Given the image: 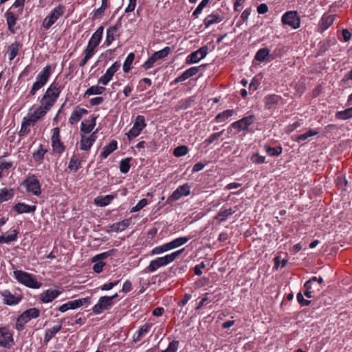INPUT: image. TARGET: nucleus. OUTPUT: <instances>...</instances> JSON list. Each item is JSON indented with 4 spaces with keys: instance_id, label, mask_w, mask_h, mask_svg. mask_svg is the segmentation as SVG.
<instances>
[{
    "instance_id": "f257e3e1",
    "label": "nucleus",
    "mask_w": 352,
    "mask_h": 352,
    "mask_svg": "<svg viewBox=\"0 0 352 352\" xmlns=\"http://www.w3.org/2000/svg\"><path fill=\"white\" fill-rule=\"evenodd\" d=\"M13 276L19 283L28 287L38 289L41 286V283L36 280L34 275L22 270L14 271Z\"/></svg>"
},
{
    "instance_id": "f03ea898",
    "label": "nucleus",
    "mask_w": 352,
    "mask_h": 352,
    "mask_svg": "<svg viewBox=\"0 0 352 352\" xmlns=\"http://www.w3.org/2000/svg\"><path fill=\"white\" fill-rule=\"evenodd\" d=\"M51 75V66H45L37 75L36 81L33 83L30 94L34 96L37 91L42 88L47 82Z\"/></svg>"
},
{
    "instance_id": "7ed1b4c3",
    "label": "nucleus",
    "mask_w": 352,
    "mask_h": 352,
    "mask_svg": "<svg viewBox=\"0 0 352 352\" xmlns=\"http://www.w3.org/2000/svg\"><path fill=\"white\" fill-rule=\"evenodd\" d=\"M40 311L36 308H30L23 312L17 318L16 323V329L18 331L23 329L25 324L28 322L33 318H36L39 316Z\"/></svg>"
},
{
    "instance_id": "20e7f679",
    "label": "nucleus",
    "mask_w": 352,
    "mask_h": 352,
    "mask_svg": "<svg viewBox=\"0 0 352 352\" xmlns=\"http://www.w3.org/2000/svg\"><path fill=\"white\" fill-rule=\"evenodd\" d=\"M118 297V294H115L111 296H102L99 298L97 304H96L92 310L95 314H100L104 311L109 310L113 305V300Z\"/></svg>"
},
{
    "instance_id": "39448f33",
    "label": "nucleus",
    "mask_w": 352,
    "mask_h": 352,
    "mask_svg": "<svg viewBox=\"0 0 352 352\" xmlns=\"http://www.w3.org/2000/svg\"><path fill=\"white\" fill-rule=\"evenodd\" d=\"M145 119L143 116H138L135 120L133 127L126 133L129 140L138 136L141 131L146 127Z\"/></svg>"
},
{
    "instance_id": "423d86ee",
    "label": "nucleus",
    "mask_w": 352,
    "mask_h": 352,
    "mask_svg": "<svg viewBox=\"0 0 352 352\" xmlns=\"http://www.w3.org/2000/svg\"><path fill=\"white\" fill-rule=\"evenodd\" d=\"M22 185L26 188L28 192H31L34 195L38 196L41 192L40 182L34 175L24 180Z\"/></svg>"
},
{
    "instance_id": "0eeeda50",
    "label": "nucleus",
    "mask_w": 352,
    "mask_h": 352,
    "mask_svg": "<svg viewBox=\"0 0 352 352\" xmlns=\"http://www.w3.org/2000/svg\"><path fill=\"white\" fill-rule=\"evenodd\" d=\"M63 14L64 11L63 6H58L54 8L50 14L44 19L43 22V28L48 30Z\"/></svg>"
},
{
    "instance_id": "6e6552de",
    "label": "nucleus",
    "mask_w": 352,
    "mask_h": 352,
    "mask_svg": "<svg viewBox=\"0 0 352 352\" xmlns=\"http://www.w3.org/2000/svg\"><path fill=\"white\" fill-rule=\"evenodd\" d=\"M282 23L288 25L294 29L300 27V19L296 11H288L285 13L281 19Z\"/></svg>"
},
{
    "instance_id": "1a4fd4ad",
    "label": "nucleus",
    "mask_w": 352,
    "mask_h": 352,
    "mask_svg": "<svg viewBox=\"0 0 352 352\" xmlns=\"http://www.w3.org/2000/svg\"><path fill=\"white\" fill-rule=\"evenodd\" d=\"M208 45H204L195 52L190 54L187 58L186 63L187 64H193L198 63L200 60L204 58L208 53Z\"/></svg>"
},
{
    "instance_id": "9d476101",
    "label": "nucleus",
    "mask_w": 352,
    "mask_h": 352,
    "mask_svg": "<svg viewBox=\"0 0 352 352\" xmlns=\"http://www.w3.org/2000/svg\"><path fill=\"white\" fill-rule=\"evenodd\" d=\"M12 333L6 327H0V346L10 348L13 344Z\"/></svg>"
},
{
    "instance_id": "9b49d317",
    "label": "nucleus",
    "mask_w": 352,
    "mask_h": 352,
    "mask_svg": "<svg viewBox=\"0 0 352 352\" xmlns=\"http://www.w3.org/2000/svg\"><path fill=\"white\" fill-rule=\"evenodd\" d=\"M190 192V187L188 184H184L179 186L173 191L172 195L168 197V201H177L184 196H188Z\"/></svg>"
},
{
    "instance_id": "f8f14e48",
    "label": "nucleus",
    "mask_w": 352,
    "mask_h": 352,
    "mask_svg": "<svg viewBox=\"0 0 352 352\" xmlns=\"http://www.w3.org/2000/svg\"><path fill=\"white\" fill-rule=\"evenodd\" d=\"M120 67V64L118 62H115L109 68H108L105 74L99 78L98 83L107 85Z\"/></svg>"
},
{
    "instance_id": "ddd939ff",
    "label": "nucleus",
    "mask_w": 352,
    "mask_h": 352,
    "mask_svg": "<svg viewBox=\"0 0 352 352\" xmlns=\"http://www.w3.org/2000/svg\"><path fill=\"white\" fill-rule=\"evenodd\" d=\"M303 287L305 289L304 294L309 298L314 297L315 294L319 292L322 288V286L316 285V283H314L310 280L305 282Z\"/></svg>"
},
{
    "instance_id": "4468645a",
    "label": "nucleus",
    "mask_w": 352,
    "mask_h": 352,
    "mask_svg": "<svg viewBox=\"0 0 352 352\" xmlns=\"http://www.w3.org/2000/svg\"><path fill=\"white\" fill-rule=\"evenodd\" d=\"M61 89V85L59 84V82H54L47 89L43 96L54 101H56L60 94Z\"/></svg>"
},
{
    "instance_id": "2eb2a0df",
    "label": "nucleus",
    "mask_w": 352,
    "mask_h": 352,
    "mask_svg": "<svg viewBox=\"0 0 352 352\" xmlns=\"http://www.w3.org/2000/svg\"><path fill=\"white\" fill-rule=\"evenodd\" d=\"M169 264V262L166 256L162 257H158L153 261H151L149 265L146 268V272H153L156 271L158 268L167 265Z\"/></svg>"
},
{
    "instance_id": "dca6fc26",
    "label": "nucleus",
    "mask_w": 352,
    "mask_h": 352,
    "mask_svg": "<svg viewBox=\"0 0 352 352\" xmlns=\"http://www.w3.org/2000/svg\"><path fill=\"white\" fill-rule=\"evenodd\" d=\"M121 18H120L115 25L107 29V38L104 43L107 46H109L116 39L117 36V32L121 28Z\"/></svg>"
},
{
    "instance_id": "f3484780",
    "label": "nucleus",
    "mask_w": 352,
    "mask_h": 352,
    "mask_svg": "<svg viewBox=\"0 0 352 352\" xmlns=\"http://www.w3.org/2000/svg\"><path fill=\"white\" fill-rule=\"evenodd\" d=\"M3 302L8 305H16L19 303L22 299L20 296H14L9 290L6 289L1 292Z\"/></svg>"
},
{
    "instance_id": "a211bd4d",
    "label": "nucleus",
    "mask_w": 352,
    "mask_h": 352,
    "mask_svg": "<svg viewBox=\"0 0 352 352\" xmlns=\"http://www.w3.org/2000/svg\"><path fill=\"white\" fill-rule=\"evenodd\" d=\"M274 58L273 54H270V50L266 47L260 49L254 57L255 60L259 62H269L274 60Z\"/></svg>"
},
{
    "instance_id": "6ab92c4d",
    "label": "nucleus",
    "mask_w": 352,
    "mask_h": 352,
    "mask_svg": "<svg viewBox=\"0 0 352 352\" xmlns=\"http://www.w3.org/2000/svg\"><path fill=\"white\" fill-rule=\"evenodd\" d=\"M336 16V14H329L328 13H324L319 22L320 30L322 31L327 30L333 23Z\"/></svg>"
},
{
    "instance_id": "aec40b11",
    "label": "nucleus",
    "mask_w": 352,
    "mask_h": 352,
    "mask_svg": "<svg viewBox=\"0 0 352 352\" xmlns=\"http://www.w3.org/2000/svg\"><path fill=\"white\" fill-rule=\"evenodd\" d=\"M61 292L56 289H47L41 294V300L44 303H48L56 299Z\"/></svg>"
},
{
    "instance_id": "412c9836",
    "label": "nucleus",
    "mask_w": 352,
    "mask_h": 352,
    "mask_svg": "<svg viewBox=\"0 0 352 352\" xmlns=\"http://www.w3.org/2000/svg\"><path fill=\"white\" fill-rule=\"evenodd\" d=\"M236 206L234 208H222L220 211L217 214L214 219L219 222L226 221L230 216L236 212Z\"/></svg>"
},
{
    "instance_id": "4be33fe9",
    "label": "nucleus",
    "mask_w": 352,
    "mask_h": 352,
    "mask_svg": "<svg viewBox=\"0 0 352 352\" xmlns=\"http://www.w3.org/2000/svg\"><path fill=\"white\" fill-rule=\"evenodd\" d=\"M88 113L87 110L83 108L76 107L69 119L71 124H75L80 121L82 116Z\"/></svg>"
},
{
    "instance_id": "5701e85b",
    "label": "nucleus",
    "mask_w": 352,
    "mask_h": 352,
    "mask_svg": "<svg viewBox=\"0 0 352 352\" xmlns=\"http://www.w3.org/2000/svg\"><path fill=\"white\" fill-rule=\"evenodd\" d=\"M130 225L129 219H124L120 222L114 223L111 225L109 229L107 230V232H119L126 229Z\"/></svg>"
},
{
    "instance_id": "b1692460",
    "label": "nucleus",
    "mask_w": 352,
    "mask_h": 352,
    "mask_svg": "<svg viewBox=\"0 0 352 352\" xmlns=\"http://www.w3.org/2000/svg\"><path fill=\"white\" fill-rule=\"evenodd\" d=\"M151 327V323H146L143 326L140 327V329L133 335V341L135 342H139L142 337L150 331Z\"/></svg>"
},
{
    "instance_id": "393cba45",
    "label": "nucleus",
    "mask_w": 352,
    "mask_h": 352,
    "mask_svg": "<svg viewBox=\"0 0 352 352\" xmlns=\"http://www.w3.org/2000/svg\"><path fill=\"white\" fill-rule=\"evenodd\" d=\"M36 209V206H30L24 203H18L14 206V210L19 214L33 212Z\"/></svg>"
},
{
    "instance_id": "a878e982",
    "label": "nucleus",
    "mask_w": 352,
    "mask_h": 352,
    "mask_svg": "<svg viewBox=\"0 0 352 352\" xmlns=\"http://www.w3.org/2000/svg\"><path fill=\"white\" fill-rule=\"evenodd\" d=\"M103 30V26H100L97 29V30L92 34L89 41L94 44V47H97L99 45L102 38Z\"/></svg>"
},
{
    "instance_id": "bb28decb",
    "label": "nucleus",
    "mask_w": 352,
    "mask_h": 352,
    "mask_svg": "<svg viewBox=\"0 0 352 352\" xmlns=\"http://www.w3.org/2000/svg\"><path fill=\"white\" fill-rule=\"evenodd\" d=\"M117 148V141L112 140L108 145L103 148L100 157L102 159L107 158L113 151Z\"/></svg>"
},
{
    "instance_id": "cd10ccee",
    "label": "nucleus",
    "mask_w": 352,
    "mask_h": 352,
    "mask_svg": "<svg viewBox=\"0 0 352 352\" xmlns=\"http://www.w3.org/2000/svg\"><path fill=\"white\" fill-rule=\"evenodd\" d=\"M61 329L62 324H59L54 326L51 329H47L45 333V342H49L59 331H60Z\"/></svg>"
},
{
    "instance_id": "c85d7f7f",
    "label": "nucleus",
    "mask_w": 352,
    "mask_h": 352,
    "mask_svg": "<svg viewBox=\"0 0 352 352\" xmlns=\"http://www.w3.org/2000/svg\"><path fill=\"white\" fill-rule=\"evenodd\" d=\"M114 197L115 196L112 195L99 196L95 199L94 202L98 206H105L109 204Z\"/></svg>"
},
{
    "instance_id": "c756f323",
    "label": "nucleus",
    "mask_w": 352,
    "mask_h": 352,
    "mask_svg": "<svg viewBox=\"0 0 352 352\" xmlns=\"http://www.w3.org/2000/svg\"><path fill=\"white\" fill-rule=\"evenodd\" d=\"M222 21V18L217 14H211L207 16L204 21V23L206 28H208L212 24L218 23Z\"/></svg>"
},
{
    "instance_id": "7c9ffc66",
    "label": "nucleus",
    "mask_w": 352,
    "mask_h": 352,
    "mask_svg": "<svg viewBox=\"0 0 352 352\" xmlns=\"http://www.w3.org/2000/svg\"><path fill=\"white\" fill-rule=\"evenodd\" d=\"M10 234L1 235L0 236V243H9L10 242L16 241L19 231L17 230H12Z\"/></svg>"
},
{
    "instance_id": "2f4dec72",
    "label": "nucleus",
    "mask_w": 352,
    "mask_h": 352,
    "mask_svg": "<svg viewBox=\"0 0 352 352\" xmlns=\"http://www.w3.org/2000/svg\"><path fill=\"white\" fill-rule=\"evenodd\" d=\"M6 17L8 29L10 32H12L13 33L14 32L13 28L16 24V16L14 15V13H12L11 12H7L6 13Z\"/></svg>"
},
{
    "instance_id": "473e14b6",
    "label": "nucleus",
    "mask_w": 352,
    "mask_h": 352,
    "mask_svg": "<svg viewBox=\"0 0 352 352\" xmlns=\"http://www.w3.org/2000/svg\"><path fill=\"white\" fill-rule=\"evenodd\" d=\"M338 120H345L352 118V107L348 108L344 111H338L335 116Z\"/></svg>"
},
{
    "instance_id": "72a5a7b5",
    "label": "nucleus",
    "mask_w": 352,
    "mask_h": 352,
    "mask_svg": "<svg viewBox=\"0 0 352 352\" xmlns=\"http://www.w3.org/2000/svg\"><path fill=\"white\" fill-rule=\"evenodd\" d=\"M280 99V97L276 94L269 95L265 97V107L267 109L272 108L274 104H277Z\"/></svg>"
},
{
    "instance_id": "f704fd0d",
    "label": "nucleus",
    "mask_w": 352,
    "mask_h": 352,
    "mask_svg": "<svg viewBox=\"0 0 352 352\" xmlns=\"http://www.w3.org/2000/svg\"><path fill=\"white\" fill-rule=\"evenodd\" d=\"M170 47H166L164 49L155 52L152 54V57L153 58L154 60L156 62L157 60L164 58L166 56H167L169 53L170 52Z\"/></svg>"
},
{
    "instance_id": "c9c22d12",
    "label": "nucleus",
    "mask_w": 352,
    "mask_h": 352,
    "mask_svg": "<svg viewBox=\"0 0 352 352\" xmlns=\"http://www.w3.org/2000/svg\"><path fill=\"white\" fill-rule=\"evenodd\" d=\"M14 195L13 190L12 188H3L0 190V204L9 200Z\"/></svg>"
},
{
    "instance_id": "e433bc0d",
    "label": "nucleus",
    "mask_w": 352,
    "mask_h": 352,
    "mask_svg": "<svg viewBox=\"0 0 352 352\" xmlns=\"http://www.w3.org/2000/svg\"><path fill=\"white\" fill-rule=\"evenodd\" d=\"M96 118L92 116L90 124H87L85 122H82L81 126H80V130L84 133H89L94 129V128L96 125Z\"/></svg>"
},
{
    "instance_id": "4c0bfd02",
    "label": "nucleus",
    "mask_w": 352,
    "mask_h": 352,
    "mask_svg": "<svg viewBox=\"0 0 352 352\" xmlns=\"http://www.w3.org/2000/svg\"><path fill=\"white\" fill-rule=\"evenodd\" d=\"M105 90L104 87L100 86H91L85 93V96L91 95L102 94Z\"/></svg>"
},
{
    "instance_id": "58836bf2",
    "label": "nucleus",
    "mask_w": 352,
    "mask_h": 352,
    "mask_svg": "<svg viewBox=\"0 0 352 352\" xmlns=\"http://www.w3.org/2000/svg\"><path fill=\"white\" fill-rule=\"evenodd\" d=\"M318 133V131L309 129L307 133L298 135L295 138V141L300 143L302 141H305L308 138L314 136Z\"/></svg>"
},
{
    "instance_id": "ea45409f",
    "label": "nucleus",
    "mask_w": 352,
    "mask_h": 352,
    "mask_svg": "<svg viewBox=\"0 0 352 352\" xmlns=\"http://www.w3.org/2000/svg\"><path fill=\"white\" fill-rule=\"evenodd\" d=\"M135 58V54L134 53L131 52L128 54L126 56L124 63H123V71L124 73H128L129 70L131 69V64Z\"/></svg>"
},
{
    "instance_id": "a19ab883",
    "label": "nucleus",
    "mask_w": 352,
    "mask_h": 352,
    "mask_svg": "<svg viewBox=\"0 0 352 352\" xmlns=\"http://www.w3.org/2000/svg\"><path fill=\"white\" fill-rule=\"evenodd\" d=\"M93 143L85 135H81L80 141V148L83 151H88L92 146Z\"/></svg>"
},
{
    "instance_id": "79ce46f5",
    "label": "nucleus",
    "mask_w": 352,
    "mask_h": 352,
    "mask_svg": "<svg viewBox=\"0 0 352 352\" xmlns=\"http://www.w3.org/2000/svg\"><path fill=\"white\" fill-rule=\"evenodd\" d=\"M234 113L233 110H226L223 112H221L216 116L215 120L218 122H222L225 121L228 118L231 117Z\"/></svg>"
},
{
    "instance_id": "37998d69",
    "label": "nucleus",
    "mask_w": 352,
    "mask_h": 352,
    "mask_svg": "<svg viewBox=\"0 0 352 352\" xmlns=\"http://www.w3.org/2000/svg\"><path fill=\"white\" fill-rule=\"evenodd\" d=\"M77 302L75 300H72V301H69L62 305H60L59 307H58V310L60 311V312H65L66 311L69 310V309H77L78 308V306H77Z\"/></svg>"
},
{
    "instance_id": "c03bdc74",
    "label": "nucleus",
    "mask_w": 352,
    "mask_h": 352,
    "mask_svg": "<svg viewBox=\"0 0 352 352\" xmlns=\"http://www.w3.org/2000/svg\"><path fill=\"white\" fill-rule=\"evenodd\" d=\"M265 150L268 155L270 156H278L282 153V147L276 146V147H271L270 146L265 145L264 146Z\"/></svg>"
},
{
    "instance_id": "a18cd8bd",
    "label": "nucleus",
    "mask_w": 352,
    "mask_h": 352,
    "mask_svg": "<svg viewBox=\"0 0 352 352\" xmlns=\"http://www.w3.org/2000/svg\"><path fill=\"white\" fill-rule=\"evenodd\" d=\"M131 158L126 157L124 160H122L120 162V170L122 173H127L130 169V161Z\"/></svg>"
},
{
    "instance_id": "49530a36",
    "label": "nucleus",
    "mask_w": 352,
    "mask_h": 352,
    "mask_svg": "<svg viewBox=\"0 0 352 352\" xmlns=\"http://www.w3.org/2000/svg\"><path fill=\"white\" fill-rule=\"evenodd\" d=\"M108 0H102V4L101 6L96 10L94 13L93 18L94 19H96L99 18L104 12V10L108 7Z\"/></svg>"
},
{
    "instance_id": "de8ad7c7",
    "label": "nucleus",
    "mask_w": 352,
    "mask_h": 352,
    "mask_svg": "<svg viewBox=\"0 0 352 352\" xmlns=\"http://www.w3.org/2000/svg\"><path fill=\"white\" fill-rule=\"evenodd\" d=\"M47 151L46 149L43 148L42 145H40L38 148L32 154L34 160L35 161H41L44 158V155Z\"/></svg>"
},
{
    "instance_id": "09e8293b",
    "label": "nucleus",
    "mask_w": 352,
    "mask_h": 352,
    "mask_svg": "<svg viewBox=\"0 0 352 352\" xmlns=\"http://www.w3.org/2000/svg\"><path fill=\"white\" fill-rule=\"evenodd\" d=\"M55 102L56 101L43 96L41 100V106L48 111Z\"/></svg>"
},
{
    "instance_id": "8fccbe9b",
    "label": "nucleus",
    "mask_w": 352,
    "mask_h": 352,
    "mask_svg": "<svg viewBox=\"0 0 352 352\" xmlns=\"http://www.w3.org/2000/svg\"><path fill=\"white\" fill-rule=\"evenodd\" d=\"M19 43L15 42L9 47V59L12 60L17 55L19 52Z\"/></svg>"
},
{
    "instance_id": "3c124183",
    "label": "nucleus",
    "mask_w": 352,
    "mask_h": 352,
    "mask_svg": "<svg viewBox=\"0 0 352 352\" xmlns=\"http://www.w3.org/2000/svg\"><path fill=\"white\" fill-rule=\"evenodd\" d=\"M189 239L190 238L188 236H182L171 241V243L175 249L184 245L189 241Z\"/></svg>"
},
{
    "instance_id": "603ef678",
    "label": "nucleus",
    "mask_w": 352,
    "mask_h": 352,
    "mask_svg": "<svg viewBox=\"0 0 352 352\" xmlns=\"http://www.w3.org/2000/svg\"><path fill=\"white\" fill-rule=\"evenodd\" d=\"M188 152V148L186 146L182 145L176 147L173 151V155L175 157H182L186 155Z\"/></svg>"
},
{
    "instance_id": "864d4df0",
    "label": "nucleus",
    "mask_w": 352,
    "mask_h": 352,
    "mask_svg": "<svg viewBox=\"0 0 352 352\" xmlns=\"http://www.w3.org/2000/svg\"><path fill=\"white\" fill-rule=\"evenodd\" d=\"M52 146L53 148V151L58 154L63 153L65 151V146L61 140L56 141L52 143Z\"/></svg>"
},
{
    "instance_id": "5fc2aeb1",
    "label": "nucleus",
    "mask_w": 352,
    "mask_h": 352,
    "mask_svg": "<svg viewBox=\"0 0 352 352\" xmlns=\"http://www.w3.org/2000/svg\"><path fill=\"white\" fill-rule=\"evenodd\" d=\"M210 1V0H202L201 3L199 4L197 8L193 12L192 15L197 18L198 16L201 13L203 9L207 6V4Z\"/></svg>"
},
{
    "instance_id": "6e6d98bb",
    "label": "nucleus",
    "mask_w": 352,
    "mask_h": 352,
    "mask_svg": "<svg viewBox=\"0 0 352 352\" xmlns=\"http://www.w3.org/2000/svg\"><path fill=\"white\" fill-rule=\"evenodd\" d=\"M256 118L254 116L250 115L243 117V131L249 130V126L254 123Z\"/></svg>"
},
{
    "instance_id": "4d7b16f0",
    "label": "nucleus",
    "mask_w": 352,
    "mask_h": 352,
    "mask_svg": "<svg viewBox=\"0 0 352 352\" xmlns=\"http://www.w3.org/2000/svg\"><path fill=\"white\" fill-rule=\"evenodd\" d=\"M211 294L209 293H206L204 296L202 297L201 300L198 302L196 309H200L203 306L207 305L209 302H211L210 299Z\"/></svg>"
},
{
    "instance_id": "13d9d810",
    "label": "nucleus",
    "mask_w": 352,
    "mask_h": 352,
    "mask_svg": "<svg viewBox=\"0 0 352 352\" xmlns=\"http://www.w3.org/2000/svg\"><path fill=\"white\" fill-rule=\"evenodd\" d=\"M179 344V342L178 340H173L169 343L167 349L162 351L161 352H177L178 350Z\"/></svg>"
},
{
    "instance_id": "bf43d9fd",
    "label": "nucleus",
    "mask_w": 352,
    "mask_h": 352,
    "mask_svg": "<svg viewBox=\"0 0 352 352\" xmlns=\"http://www.w3.org/2000/svg\"><path fill=\"white\" fill-rule=\"evenodd\" d=\"M184 251V248H182L181 250H179L176 252H174L170 254H167L166 255L169 263H172L173 261H174L175 259H177L182 254V252Z\"/></svg>"
},
{
    "instance_id": "052dcab7",
    "label": "nucleus",
    "mask_w": 352,
    "mask_h": 352,
    "mask_svg": "<svg viewBox=\"0 0 352 352\" xmlns=\"http://www.w3.org/2000/svg\"><path fill=\"white\" fill-rule=\"evenodd\" d=\"M30 125V124L29 123H28L27 121H25L24 120H23L22 123H21V128L19 132V135L24 136V135H27L30 131V129L28 128V126Z\"/></svg>"
},
{
    "instance_id": "680f3d73",
    "label": "nucleus",
    "mask_w": 352,
    "mask_h": 352,
    "mask_svg": "<svg viewBox=\"0 0 352 352\" xmlns=\"http://www.w3.org/2000/svg\"><path fill=\"white\" fill-rule=\"evenodd\" d=\"M203 67H204V65L197 67H192L186 70L185 72H186V74L188 75V78H190L196 75L199 72L200 69Z\"/></svg>"
},
{
    "instance_id": "e2e57ef3",
    "label": "nucleus",
    "mask_w": 352,
    "mask_h": 352,
    "mask_svg": "<svg viewBox=\"0 0 352 352\" xmlns=\"http://www.w3.org/2000/svg\"><path fill=\"white\" fill-rule=\"evenodd\" d=\"M148 204L147 199H141L134 207L132 208L131 212H138L142 209L144 206H146Z\"/></svg>"
},
{
    "instance_id": "0e129e2a",
    "label": "nucleus",
    "mask_w": 352,
    "mask_h": 352,
    "mask_svg": "<svg viewBox=\"0 0 352 352\" xmlns=\"http://www.w3.org/2000/svg\"><path fill=\"white\" fill-rule=\"evenodd\" d=\"M195 102V99L192 97H190L184 100V101H182L180 109H186L189 108L192 103Z\"/></svg>"
},
{
    "instance_id": "69168bd1",
    "label": "nucleus",
    "mask_w": 352,
    "mask_h": 352,
    "mask_svg": "<svg viewBox=\"0 0 352 352\" xmlns=\"http://www.w3.org/2000/svg\"><path fill=\"white\" fill-rule=\"evenodd\" d=\"M23 120H24L25 121H27L28 123L31 124L35 123L38 120V118L37 116H36L34 114V113H28V116L23 118Z\"/></svg>"
},
{
    "instance_id": "338daca9",
    "label": "nucleus",
    "mask_w": 352,
    "mask_h": 352,
    "mask_svg": "<svg viewBox=\"0 0 352 352\" xmlns=\"http://www.w3.org/2000/svg\"><path fill=\"white\" fill-rule=\"evenodd\" d=\"M251 161L255 164H263L265 162V157L256 153L252 155Z\"/></svg>"
},
{
    "instance_id": "774afa93",
    "label": "nucleus",
    "mask_w": 352,
    "mask_h": 352,
    "mask_svg": "<svg viewBox=\"0 0 352 352\" xmlns=\"http://www.w3.org/2000/svg\"><path fill=\"white\" fill-rule=\"evenodd\" d=\"M80 163L77 159L72 158L68 168L72 170H77L79 168Z\"/></svg>"
}]
</instances>
